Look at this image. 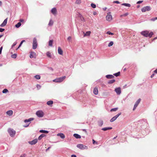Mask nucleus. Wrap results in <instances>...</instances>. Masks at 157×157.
<instances>
[{"instance_id":"f257e3e1","label":"nucleus","mask_w":157,"mask_h":157,"mask_svg":"<svg viewBox=\"0 0 157 157\" xmlns=\"http://www.w3.org/2000/svg\"><path fill=\"white\" fill-rule=\"evenodd\" d=\"M141 35L144 36L145 37H149L150 38H151L152 37V35L153 34V33L152 32H151L149 33V31L147 30L142 31L141 33Z\"/></svg>"},{"instance_id":"f03ea898","label":"nucleus","mask_w":157,"mask_h":157,"mask_svg":"<svg viewBox=\"0 0 157 157\" xmlns=\"http://www.w3.org/2000/svg\"><path fill=\"white\" fill-rule=\"evenodd\" d=\"M66 78L65 76H63L56 79L53 80V82H62Z\"/></svg>"},{"instance_id":"7ed1b4c3","label":"nucleus","mask_w":157,"mask_h":157,"mask_svg":"<svg viewBox=\"0 0 157 157\" xmlns=\"http://www.w3.org/2000/svg\"><path fill=\"white\" fill-rule=\"evenodd\" d=\"M76 146L78 148L82 150L87 149L88 148L87 146L81 144H77Z\"/></svg>"},{"instance_id":"20e7f679","label":"nucleus","mask_w":157,"mask_h":157,"mask_svg":"<svg viewBox=\"0 0 157 157\" xmlns=\"http://www.w3.org/2000/svg\"><path fill=\"white\" fill-rule=\"evenodd\" d=\"M36 114L37 117H42L44 115V113L41 110L37 111Z\"/></svg>"},{"instance_id":"39448f33","label":"nucleus","mask_w":157,"mask_h":157,"mask_svg":"<svg viewBox=\"0 0 157 157\" xmlns=\"http://www.w3.org/2000/svg\"><path fill=\"white\" fill-rule=\"evenodd\" d=\"M37 46V40L36 38H34L33 39V49H36Z\"/></svg>"},{"instance_id":"423d86ee","label":"nucleus","mask_w":157,"mask_h":157,"mask_svg":"<svg viewBox=\"0 0 157 157\" xmlns=\"http://www.w3.org/2000/svg\"><path fill=\"white\" fill-rule=\"evenodd\" d=\"M151 9V8L150 6H146L142 8L141 11L143 12H144L146 11H150Z\"/></svg>"},{"instance_id":"0eeeda50","label":"nucleus","mask_w":157,"mask_h":157,"mask_svg":"<svg viewBox=\"0 0 157 157\" xmlns=\"http://www.w3.org/2000/svg\"><path fill=\"white\" fill-rule=\"evenodd\" d=\"M106 19L107 21H110L112 20V16L111 15V12H109L107 13V15L106 17Z\"/></svg>"},{"instance_id":"6e6552de","label":"nucleus","mask_w":157,"mask_h":157,"mask_svg":"<svg viewBox=\"0 0 157 157\" xmlns=\"http://www.w3.org/2000/svg\"><path fill=\"white\" fill-rule=\"evenodd\" d=\"M46 55L47 56L50 58L53 59L54 58V56H52V54L50 52H47L46 53Z\"/></svg>"},{"instance_id":"1a4fd4ad","label":"nucleus","mask_w":157,"mask_h":157,"mask_svg":"<svg viewBox=\"0 0 157 157\" xmlns=\"http://www.w3.org/2000/svg\"><path fill=\"white\" fill-rule=\"evenodd\" d=\"M38 141V140L37 139H35L32 141H30L29 142V143L31 145H34Z\"/></svg>"},{"instance_id":"9d476101","label":"nucleus","mask_w":157,"mask_h":157,"mask_svg":"<svg viewBox=\"0 0 157 157\" xmlns=\"http://www.w3.org/2000/svg\"><path fill=\"white\" fill-rule=\"evenodd\" d=\"M115 91L118 95H120L121 93V89L120 87L115 88Z\"/></svg>"},{"instance_id":"9b49d317","label":"nucleus","mask_w":157,"mask_h":157,"mask_svg":"<svg viewBox=\"0 0 157 157\" xmlns=\"http://www.w3.org/2000/svg\"><path fill=\"white\" fill-rule=\"evenodd\" d=\"M16 134V132L13 129H10V136L13 137Z\"/></svg>"},{"instance_id":"f8f14e48","label":"nucleus","mask_w":157,"mask_h":157,"mask_svg":"<svg viewBox=\"0 0 157 157\" xmlns=\"http://www.w3.org/2000/svg\"><path fill=\"white\" fill-rule=\"evenodd\" d=\"M30 57L31 58H36V53L34 52H31L30 53Z\"/></svg>"},{"instance_id":"ddd939ff","label":"nucleus","mask_w":157,"mask_h":157,"mask_svg":"<svg viewBox=\"0 0 157 157\" xmlns=\"http://www.w3.org/2000/svg\"><path fill=\"white\" fill-rule=\"evenodd\" d=\"M7 18L6 19L3 23L0 25V26L2 27H3L5 26L7 23Z\"/></svg>"},{"instance_id":"4468645a","label":"nucleus","mask_w":157,"mask_h":157,"mask_svg":"<svg viewBox=\"0 0 157 157\" xmlns=\"http://www.w3.org/2000/svg\"><path fill=\"white\" fill-rule=\"evenodd\" d=\"M51 12L53 14L55 15L56 14L57 11L56 8H53L51 10Z\"/></svg>"},{"instance_id":"2eb2a0df","label":"nucleus","mask_w":157,"mask_h":157,"mask_svg":"<svg viewBox=\"0 0 157 157\" xmlns=\"http://www.w3.org/2000/svg\"><path fill=\"white\" fill-rule=\"evenodd\" d=\"M58 53L60 55H62L63 54V52L61 49V48L60 47H58Z\"/></svg>"},{"instance_id":"dca6fc26","label":"nucleus","mask_w":157,"mask_h":157,"mask_svg":"<svg viewBox=\"0 0 157 157\" xmlns=\"http://www.w3.org/2000/svg\"><path fill=\"white\" fill-rule=\"evenodd\" d=\"M34 120V118H29L28 119H25L24 120V122L25 123H27L28 122H30L32 121H33Z\"/></svg>"},{"instance_id":"f3484780","label":"nucleus","mask_w":157,"mask_h":157,"mask_svg":"<svg viewBox=\"0 0 157 157\" xmlns=\"http://www.w3.org/2000/svg\"><path fill=\"white\" fill-rule=\"evenodd\" d=\"M57 136H59L62 139H64L65 137L64 135L62 133H58L57 134Z\"/></svg>"},{"instance_id":"a211bd4d","label":"nucleus","mask_w":157,"mask_h":157,"mask_svg":"<svg viewBox=\"0 0 157 157\" xmlns=\"http://www.w3.org/2000/svg\"><path fill=\"white\" fill-rule=\"evenodd\" d=\"M93 92L95 95H97L98 93V88L96 87H95L93 90Z\"/></svg>"},{"instance_id":"6ab92c4d","label":"nucleus","mask_w":157,"mask_h":157,"mask_svg":"<svg viewBox=\"0 0 157 157\" xmlns=\"http://www.w3.org/2000/svg\"><path fill=\"white\" fill-rule=\"evenodd\" d=\"M73 136L76 139H80L81 138V136L78 134H74Z\"/></svg>"},{"instance_id":"aec40b11","label":"nucleus","mask_w":157,"mask_h":157,"mask_svg":"<svg viewBox=\"0 0 157 157\" xmlns=\"http://www.w3.org/2000/svg\"><path fill=\"white\" fill-rule=\"evenodd\" d=\"M112 129V128L111 127H105L102 128L101 130L105 131L107 130L111 129Z\"/></svg>"},{"instance_id":"412c9836","label":"nucleus","mask_w":157,"mask_h":157,"mask_svg":"<svg viewBox=\"0 0 157 157\" xmlns=\"http://www.w3.org/2000/svg\"><path fill=\"white\" fill-rule=\"evenodd\" d=\"M46 136V135L44 134H41L40 135L38 138V140H41L42 139V138H43L44 137H45Z\"/></svg>"},{"instance_id":"4be33fe9","label":"nucleus","mask_w":157,"mask_h":157,"mask_svg":"<svg viewBox=\"0 0 157 157\" xmlns=\"http://www.w3.org/2000/svg\"><path fill=\"white\" fill-rule=\"evenodd\" d=\"M106 77L108 79H112L114 78V76L111 75H106Z\"/></svg>"},{"instance_id":"5701e85b","label":"nucleus","mask_w":157,"mask_h":157,"mask_svg":"<svg viewBox=\"0 0 157 157\" xmlns=\"http://www.w3.org/2000/svg\"><path fill=\"white\" fill-rule=\"evenodd\" d=\"M53 101H49L47 102V104L48 105H49L50 106H52V104L53 103Z\"/></svg>"},{"instance_id":"b1692460","label":"nucleus","mask_w":157,"mask_h":157,"mask_svg":"<svg viewBox=\"0 0 157 157\" xmlns=\"http://www.w3.org/2000/svg\"><path fill=\"white\" fill-rule=\"evenodd\" d=\"M98 125L99 126L101 127L103 125V121L100 120L98 121Z\"/></svg>"},{"instance_id":"393cba45","label":"nucleus","mask_w":157,"mask_h":157,"mask_svg":"<svg viewBox=\"0 0 157 157\" xmlns=\"http://www.w3.org/2000/svg\"><path fill=\"white\" fill-rule=\"evenodd\" d=\"M53 24V21H52V19H51L49 21V22L48 24V25L49 26H52Z\"/></svg>"},{"instance_id":"a878e982","label":"nucleus","mask_w":157,"mask_h":157,"mask_svg":"<svg viewBox=\"0 0 157 157\" xmlns=\"http://www.w3.org/2000/svg\"><path fill=\"white\" fill-rule=\"evenodd\" d=\"M39 132H40L44 133H48L49 132L48 131L44 130H40Z\"/></svg>"},{"instance_id":"bb28decb","label":"nucleus","mask_w":157,"mask_h":157,"mask_svg":"<svg viewBox=\"0 0 157 157\" xmlns=\"http://www.w3.org/2000/svg\"><path fill=\"white\" fill-rule=\"evenodd\" d=\"M115 80L114 79H111V80H109L108 82V83L109 84H111L112 83H113L115 82Z\"/></svg>"},{"instance_id":"cd10ccee","label":"nucleus","mask_w":157,"mask_h":157,"mask_svg":"<svg viewBox=\"0 0 157 157\" xmlns=\"http://www.w3.org/2000/svg\"><path fill=\"white\" fill-rule=\"evenodd\" d=\"M121 5L122 6H125L129 7L131 6L130 4H128V3H124L122 4H121Z\"/></svg>"},{"instance_id":"c85d7f7f","label":"nucleus","mask_w":157,"mask_h":157,"mask_svg":"<svg viewBox=\"0 0 157 157\" xmlns=\"http://www.w3.org/2000/svg\"><path fill=\"white\" fill-rule=\"evenodd\" d=\"M21 23L20 22H19L15 25V26L17 28H18L21 26Z\"/></svg>"},{"instance_id":"c756f323","label":"nucleus","mask_w":157,"mask_h":157,"mask_svg":"<svg viewBox=\"0 0 157 157\" xmlns=\"http://www.w3.org/2000/svg\"><path fill=\"white\" fill-rule=\"evenodd\" d=\"M53 40H50L49 41V45L50 46H52V43H53Z\"/></svg>"},{"instance_id":"7c9ffc66","label":"nucleus","mask_w":157,"mask_h":157,"mask_svg":"<svg viewBox=\"0 0 157 157\" xmlns=\"http://www.w3.org/2000/svg\"><path fill=\"white\" fill-rule=\"evenodd\" d=\"M34 78L36 79H39L40 78V76L39 75H36L34 76Z\"/></svg>"},{"instance_id":"2f4dec72","label":"nucleus","mask_w":157,"mask_h":157,"mask_svg":"<svg viewBox=\"0 0 157 157\" xmlns=\"http://www.w3.org/2000/svg\"><path fill=\"white\" fill-rule=\"evenodd\" d=\"M90 31H87L86 32V33L84 34V36H89L90 35Z\"/></svg>"},{"instance_id":"473e14b6","label":"nucleus","mask_w":157,"mask_h":157,"mask_svg":"<svg viewBox=\"0 0 157 157\" xmlns=\"http://www.w3.org/2000/svg\"><path fill=\"white\" fill-rule=\"evenodd\" d=\"M17 57V54L15 53L11 56V57L13 59H15Z\"/></svg>"},{"instance_id":"72a5a7b5","label":"nucleus","mask_w":157,"mask_h":157,"mask_svg":"<svg viewBox=\"0 0 157 157\" xmlns=\"http://www.w3.org/2000/svg\"><path fill=\"white\" fill-rule=\"evenodd\" d=\"M116 119L115 118V117H112L110 120V122H113L114 121H115Z\"/></svg>"},{"instance_id":"f704fd0d","label":"nucleus","mask_w":157,"mask_h":157,"mask_svg":"<svg viewBox=\"0 0 157 157\" xmlns=\"http://www.w3.org/2000/svg\"><path fill=\"white\" fill-rule=\"evenodd\" d=\"M120 72H118L117 73H115L113 74L114 75L116 76V77H117L120 75Z\"/></svg>"},{"instance_id":"c9c22d12","label":"nucleus","mask_w":157,"mask_h":157,"mask_svg":"<svg viewBox=\"0 0 157 157\" xmlns=\"http://www.w3.org/2000/svg\"><path fill=\"white\" fill-rule=\"evenodd\" d=\"M141 101V99L139 98L135 102V103L137 105H138L140 103V101Z\"/></svg>"},{"instance_id":"e433bc0d","label":"nucleus","mask_w":157,"mask_h":157,"mask_svg":"<svg viewBox=\"0 0 157 157\" xmlns=\"http://www.w3.org/2000/svg\"><path fill=\"white\" fill-rule=\"evenodd\" d=\"M118 109V108H113V109H111L110 111L111 112H112V111H116Z\"/></svg>"},{"instance_id":"4c0bfd02","label":"nucleus","mask_w":157,"mask_h":157,"mask_svg":"<svg viewBox=\"0 0 157 157\" xmlns=\"http://www.w3.org/2000/svg\"><path fill=\"white\" fill-rule=\"evenodd\" d=\"M8 92V90L6 89H4L2 91V93H6Z\"/></svg>"},{"instance_id":"58836bf2","label":"nucleus","mask_w":157,"mask_h":157,"mask_svg":"<svg viewBox=\"0 0 157 157\" xmlns=\"http://www.w3.org/2000/svg\"><path fill=\"white\" fill-rule=\"evenodd\" d=\"M113 44V41H111L109 42V43L108 44V46L110 47L112 46Z\"/></svg>"},{"instance_id":"ea45409f","label":"nucleus","mask_w":157,"mask_h":157,"mask_svg":"<svg viewBox=\"0 0 157 157\" xmlns=\"http://www.w3.org/2000/svg\"><path fill=\"white\" fill-rule=\"evenodd\" d=\"M91 6L93 8H95L96 7V5L93 3H91Z\"/></svg>"},{"instance_id":"a19ab883","label":"nucleus","mask_w":157,"mask_h":157,"mask_svg":"<svg viewBox=\"0 0 157 157\" xmlns=\"http://www.w3.org/2000/svg\"><path fill=\"white\" fill-rule=\"evenodd\" d=\"M121 114V113L120 112L119 113L117 114L114 116V117H115V118L117 119V118Z\"/></svg>"},{"instance_id":"79ce46f5","label":"nucleus","mask_w":157,"mask_h":157,"mask_svg":"<svg viewBox=\"0 0 157 157\" xmlns=\"http://www.w3.org/2000/svg\"><path fill=\"white\" fill-rule=\"evenodd\" d=\"M67 40L70 42L71 40V36H69L67 38Z\"/></svg>"},{"instance_id":"37998d69","label":"nucleus","mask_w":157,"mask_h":157,"mask_svg":"<svg viewBox=\"0 0 157 157\" xmlns=\"http://www.w3.org/2000/svg\"><path fill=\"white\" fill-rule=\"evenodd\" d=\"M36 86L38 90L40 89L41 88V86L39 84H37Z\"/></svg>"},{"instance_id":"c03bdc74","label":"nucleus","mask_w":157,"mask_h":157,"mask_svg":"<svg viewBox=\"0 0 157 157\" xmlns=\"http://www.w3.org/2000/svg\"><path fill=\"white\" fill-rule=\"evenodd\" d=\"M106 33L107 34H108L110 35H113L114 34L113 33H112L110 32V31H108Z\"/></svg>"},{"instance_id":"a18cd8bd","label":"nucleus","mask_w":157,"mask_h":157,"mask_svg":"<svg viewBox=\"0 0 157 157\" xmlns=\"http://www.w3.org/2000/svg\"><path fill=\"white\" fill-rule=\"evenodd\" d=\"M156 20H157V17H155L154 18H153L151 19V20L153 21H154Z\"/></svg>"},{"instance_id":"49530a36","label":"nucleus","mask_w":157,"mask_h":157,"mask_svg":"<svg viewBox=\"0 0 157 157\" xmlns=\"http://www.w3.org/2000/svg\"><path fill=\"white\" fill-rule=\"evenodd\" d=\"M26 155V154H23L21 155L19 157H25Z\"/></svg>"},{"instance_id":"de8ad7c7","label":"nucleus","mask_w":157,"mask_h":157,"mask_svg":"<svg viewBox=\"0 0 157 157\" xmlns=\"http://www.w3.org/2000/svg\"><path fill=\"white\" fill-rule=\"evenodd\" d=\"M17 44V42H14L12 46V48H13V47H14V46H15Z\"/></svg>"},{"instance_id":"09e8293b","label":"nucleus","mask_w":157,"mask_h":157,"mask_svg":"<svg viewBox=\"0 0 157 157\" xmlns=\"http://www.w3.org/2000/svg\"><path fill=\"white\" fill-rule=\"evenodd\" d=\"M5 30L4 29L0 28V32H2Z\"/></svg>"},{"instance_id":"8fccbe9b","label":"nucleus","mask_w":157,"mask_h":157,"mask_svg":"<svg viewBox=\"0 0 157 157\" xmlns=\"http://www.w3.org/2000/svg\"><path fill=\"white\" fill-rule=\"evenodd\" d=\"M143 2V1H138L137 2H136V4H140V3H141L142 2Z\"/></svg>"},{"instance_id":"3c124183","label":"nucleus","mask_w":157,"mask_h":157,"mask_svg":"<svg viewBox=\"0 0 157 157\" xmlns=\"http://www.w3.org/2000/svg\"><path fill=\"white\" fill-rule=\"evenodd\" d=\"M76 3L79 4L81 2L80 1V0H77L76 1Z\"/></svg>"},{"instance_id":"603ef678","label":"nucleus","mask_w":157,"mask_h":157,"mask_svg":"<svg viewBox=\"0 0 157 157\" xmlns=\"http://www.w3.org/2000/svg\"><path fill=\"white\" fill-rule=\"evenodd\" d=\"M113 3H116L117 4L120 3V2L118 1H116L113 2Z\"/></svg>"},{"instance_id":"864d4df0","label":"nucleus","mask_w":157,"mask_h":157,"mask_svg":"<svg viewBox=\"0 0 157 157\" xmlns=\"http://www.w3.org/2000/svg\"><path fill=\"white\" fill-rule=\"evenodd\" d=\"M3 48V47L2 46L0 48V54L2 53V50Z\"/></svg>"},{"instance_id":"5fc2aeb1","label":"nucleus","mask_w":157,"mask_h":157,"mask_svg":"<svg viewBox=\"0 0 157 157\" xmlns=\"http://www.w3.org/2000/svg\"><path fill=\"white\" fill-rule=\"evenodd\" d=\"M48 68L49 70H51L52 71H53V69L52 67H48Z\"/></svg>"},{"instance_id":"6e6d98bb","label":"nucleus","mask_w":157,"mask_h":157,"mask_svg":"<svg viewBox=\"0 0 157 157\" xmlns=\"http://www.w3.org/2000/svg\"><path fill=\"white\" fill-rule=\"evenodd\" d=\"M128 13H125L124 14H123V15H121V16H126L127 15H128Z\"/></svg>"},{"instance_id":"4d7b16f0","label":"nucleus","mask_w":157,"mask_h":157,"mask_svg":"<svg viewBox=\"0 0 157 157\" xmlns=\"http://www.w3.org/2000/svg\"><path fill=\"white\" fill-rule=\"evenodd\" d=\"M6 113L9 116H10V110L6 112Z\"/></svg>"},{"instance_id":"13d9d810","label":"nucleus","mask_w":157,"mask_h":157,"mask_svg":"<svg viewBox=\"0 0 157 157\" xmlns=\"http://www.w3.org/2000/svg\"><path fill=\"white\" fill-rule=\"evenodd\" d=\"M19 21L20 22H21L24 21V20L23 19H20Z\"/></svg>"},{"instance_id":"bf43d9fd","label":"nucleus","mask_w":157,"mask_h":157,"mask_svg":"<svg viewBox=\"0 0 157 157\" xmlns=\"http://www.w3.org/2000/svg\"><path fill=\"white\" fill-rule=\"evenodd\" d=\"M21 45H22V44H21V43H20V44H19V45L18 47V48H16V50H17L18 48H19L20 47H21Z\"/></svg>"},{"instance_id":"052dcab7","label":"nucleus","mask_w":157,"mask_h":157,"mask_svg":"<svg viewBox=\"0 0 157 157\" xmlns=\"http://www.w3.org/2000/svg\"><path fill=\"white\" fill-rule=\"evenodd\" d=\"M71 157H77V156L75 155H71Z\"/></svg>"},{"instance_id":"680f3d73","label":"nucleus","mask_w":157,"mask_h":157,"mask_svg":"<svg viewBox=\"0 0 157 157\" xmlns=\"http://www.w3.org/2000/svg\"><path fill=\"white\" fill-rule=\"evenodd\" d=\"M25 41V40H23L21 41L20 43L22 44Z\"/></svg>"},{"instance_id":"e2e57ef3","label":"nucleus","mask_w":157,"mask_h":157,"mask_svg":"<svg viewBox=\"0 0 157 157\" xmlns=\"http://www.w3.org/2000/svg\"><path fill=\"white\" fill-rule=\"evenodd\" d=\"M82 130L83 131H84V132H85L86 133H87V131L86 129H82Z\"/></svg>"},{"instance_id":"0e129e2a","label":"nucleus","mask_w":157,"mask_h":157,"mask_svg":"<svg viewBox=\"0 0 157 157\" xmlns=\"http://www.w3.org/2000/svg\"><path fill=\"white\" fill-rule=\"evenodd\" d=\"M13 112L12 110H10V116L13 115Z\"/></svg>"},{"instance_id":"69168bd1","label":"nucleus","mask_w":157,"mask_h":157,"mask_svg":"<svg viewBox=\"0 0 157 157\" xmlns=\"http://www.w3.org/2000/svg\"><path fill=\"white\" fill-rule=\"evenodd\" d=\"M8 132L10 134V128H9L8 129Z\"/></svg>"},{"instance_id":"338daca9","label":"nucleus","mask_w":157,"mask_h":157,"mask_svg":"<svg viewBox=\"0 0 157 157\" xmlns=\"http://www.w3.org/2000/svg\"><path fill=\"white\" fill-rule=\"evenodd\" d=\"M106 9H107V8L106 7L103 8V10L104 11H105L106 10Z\"/></svg>"},{"instance_id":"774afa93","label":"nucleus","mask_w":157,"mask_h":157,"mask_svg":"<svg viewBox=\"0 0 157 157\" xmlns=\"http://www.w3.org/2000/svg\"><path fill=\"white\" fill-rule=\"evenodd\" d=\"M154 72L155 73H157V69L155 70Z\"/></svg>"}]
</instances>
